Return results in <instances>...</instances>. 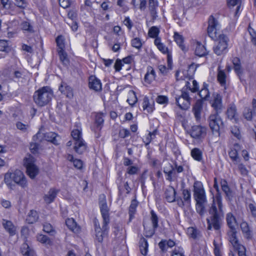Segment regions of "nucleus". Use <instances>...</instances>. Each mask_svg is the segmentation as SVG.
<instances>
[{"mask_svg":"<svg viewBox=\"0 0 256 256\" xmlns=\"http://www.w3.org/2000/svg\"><path fill=\"white\" fill-rule=\"evenodd\" d=\"M103 115L102 114H97L96 115L95 118V126L96 127L97 130H100L102 126L103 122Z\"/></svg>","mask_w":256,"mask_h":256,"instance_id":"c9c22d12","label":"nucleus"},{"mask_svg":"<svg viewBox=\"0 0 256 256\" xmlns=\"http://www.w3.org/2000/svg\"><path fill=\"white\" fill-rule=\"evenodd\" d=\"M12 180L22 188H26L28 186L26 178L20 170H16L13 172H7L5 174L4 181L10 188L12 185Z\"/></svg>","mask_w":256,"mask_h":256,"instance_id":"39448f33","label":"nucleus"},{"mask_svg":"<svg viewBox=\"0 0 256 256\" xmlns=\"http://www.w3.org/2000/svg\"><path fill=\"white\" fill-rule=\"evenodd\" d=\"M150 14L152 18V20H155L158 17L157 12L156 10V6L152 5L149 6Z\"/></svg>","mask_w":256,"mask_h":256,"instance_id":"4d7b16f0","label":"nucleus"},{"mask_svg":"<svg viewBox=\"0 0 256 256\" xmlns=\"http://www.w3.org/2000/svg\"><path fill=\"white\" fill-rule=\"evenodd\" d=\"M194 196L196 201V212L201 216L206 212L207 200L202 183L196 181L194 184Z\"/></svg>","mask_w":256,"mask_h":256,"instance_id":"7ed1b4c3","label":"nucleus"},{"mask_svg":"<svg viewBox=\"0 0 256 256\" xmlns=\"http://www.w3.org/2000/svg\"><path fill=\"white\" fill-rule=\"evenodd\" d=\"M8 48V42L5 40H0V50L2 52H5L6 51Z\"/></svg>","mask_w":256,"mask_h":256,"instance_id":"69168bd1","label":"nucleus"},{"mask_svg":"<svg viewBox=\"0 0 256 256\" xmlns=\"http://www.w3.org/2000/svg\"><path fill=\"white\" fill-rule=\"evenodd\" d=\"M190 134V136L196 139L203 138L206 135V128L202 126H192Z\"/></svg>","mask_w":256,"mask_h":256,"instance_id":"f8f14e48","label":"nucleus"},{"mask_svg":"<svg viewBox=\"0 0 256 256\" xmlns=\"http://www.w3.org/2000/svg\"><path fill=\"white\" fill-rule=\"evenodd\" d=\"M228 154L234 164H238L240 162V159L238 156V152L236 149L231 150L229 152Z\"/></svg>","mask_w":256,"mask_h":256,"instance_id":"58836bf2","label":"nucleus"},{"mask_svg":"<svg viewBox=\"0 0 256 256\" xmlns=\"http://www.w3.org/2000/svg\"><path fill=\"white\" fill-rule=\"evenodd\" d=\"M43 230L50 234L51 236H54L56 234L55 230L53 228L52 226L48 222H45L43 224Z\"/></svg>","mask_w":256,"mask_h":256,"instance_id":"c03bdc74","label":"nucleus"},{"mask_svg":"<svg viewBox=\"0 0 256 256\" xmlns=\"http://www.w3.org/2000/svg\"><path fill=\"white\" fill-rule=\"evenodd\" d=\"M219 112H214L208 117L209 126L212 132L218 134L220 129L223 126V122L218 114Z\"/></svg>","mask_w":256,"mask_h":256,"instance_id":"6e6552de","label":"nucleus"},{"mask_svg":"<svg viewBox=\"0 0 256 256\" xmlns=\"http://www.w3.org/2000/svg\"><path fill=\"white\" fill-rule=\"evenodd\" d=\"M38 218V212L32 210L28 213L26 220L28 224H33L37 221Z\"/></svg>","mask_w":256,"mask_h":256,"instance_id":"72a5a7b5","label":"nucleus"},{"mask_svg":"<svg viewBox=\"0 0 256 256\" xmlns=\"http://www.w3.org/2000/svg\"><path fill=\"white\" fill-rule=\"evenodd\" d=\"M54 94L52 88L48 86H43L36 90L34 94V102L39 106L48 104L53 98Z\"/></svg>","mask_w":256,"mask_h":256,"instance_id":"20e7f679","label":"nucleus"},{"mask_svg":"<svg viewBox=\"0 0 256 256\" xmlns=\"http://www.w3.org/2000/svg\"><path fill=\"white\" fill-rule=\"evenodd\" d=\"M58 54L60 60L64 64L68 62L66 54L64 52L63 49L60 50L58 52Z\"/></svg>","mask_w":256,"mask_h":256,"instance_id":"e2e57ef3","label":"nucleus"},{"mask_svg":"<svg viewBox=\"0 0 256 256\" xmlns=\"http://www.w3.org/2000/svg\"><path fill=\"white\" fill-rule=\"evenodd\" d=\"M159 32V30L157 27L152 26L148 31V35L151 38H156Z\"/></svg>","mask_w":256,"mask_h":256,"instance_id":"3c124183","label":"nucleus"},{"mask_svg":"<svg viewBox=\"0 0 256 256\" xmlns=\"http://www.w3.org/2000/svg\"><path fill=\"white\" fill-rule=\"evenodd\" d=\"M214 40L218 41V44L214 47L215 54L220 56L225 53L228 45V37L224 34H220L217 36V38Z\"/></svg>","mask_w":256,"mask_h":256,"instance_id":"0eeeda50","label":"nucleus"},{"mask_svg":"<svg viewBox=\"0 0 256 256\" xmlns=\"http://www.w3.org/2000/svg\"><path fill=\"white\" fill-rule=\"evenodd\" d=\"M248 31L251 37V40L252 44L256 46V32L250 26H248Z\"/></svg>","mask_w":256,"mask_h":256,"instance_id":"5fc2aeb1","label":"nucleus"},{"mask_svg":"<svg viewBox=\"0 0 256 256\" xmlns=\"http://www.w3.org/2000/svg\"><path fill=\"white\" fill-rule=\"evenodd\" d=\"M60 91L64 94L68 98H72L74 96L72 88L68 86L66 83L62 82L59 87Z\"/></svg>","mask_w":256,"mask_h":256,"instance_id":"a211bd4d","label":"nucleus"},{"mask_svg":"<svg viewBox=\"0 0 256 256\" xmlns=\"http://www.w3.org/2000/svg\"><path fill=\"white\" fill-rule=\"evenodd\" d=\"M142 106L144 110H146L148 112H151L153 111V107L150 104L148 98L145 96L143 99Z\"/></svg>","mask_w":256,"mask_h":256,"instance_id":"a19ab883","label":"nucleus"},{"mask_svg":"<svg viewBox=\"0 0 256 256\" xmlns=\"http://www.w3.org/2000/svg\"><path fill=\"white\" fill-rule=\"evenodd\" d=\"M220 28V24L216 19L211 16L208 20V33L212 39H216L217 36L220 34L218 30Z\"/></svg>","mask_w":256,"mask_h":256,"instance_id":"9d476101","label":"nucleus"},{"mask_svg":"<svg viewBox=\"0 0 256 256\" xmlns=\"http://www.w3.org/2000/svg\"><path fill=\"white\" fill-rule=\"evenodd\" d=\"M67 160L73 162L74 166L80 169L82 167V162L80 160L74 159V156L71 154H68Z\"/></svg>","mask_w":256,"mask_h":256,"instance_id":"e433bc0d","label":"nucleus"},{"mask_svg":"<svg viewBox=\"0 0 256 256\" xmlns=\"http://www.w3.org/2000/svg\"><path fill=\"white\" fill-rule=\"evenodd\" d=\"M2 224L4 229L10 236H14L16 234V228L11 221L2 220Z\"/></svg>","mask_w":256,"mask_h":256,"instance_id":"6ab92c4d","label":"nucleus"},{"mask_svg":"<svg viewBox=\"0 0 256 256\" xmlns=\"http://www.w3.org/2000/svg\"><path fill=\"white\" fill-rule=\"evenodd\" d=\"M58 190L54 188H50L48 193L44 196V199L46 204L52 202L56 196Z\"/></svg>","mask_w":256,"mask_h":256,"instance_id":"b1692460","label":"nucleus"},{"mask_svg":"<svg viewBox=\"0 0 256 256\" xmlns=\"http://www.w3.org/2000/svg\"><path fill=\"white\" fill-rule=\"evenodd\" d=\"M72 0H59L60 5L63 8H68L71 4Z\"/></svg>","mask_w":256,"mask_h":256,"instance_id":"0e129e2a","label":"nucleus"},{"mask_svg":"<svg viewBox=\"0 0 256 256\" xmlns=\"http://www.w3.org/2000/svg\"><path fill=\"white\" fill-rule=\"evenodd\" d=\"M131 44H132V46L133 47H134L138 50H140L141 48L142 44L141 40H140V38H133L132 40Z\"/></svg>","mask_w":256,"mask_h":256,"instance_id":"09e8293b","label":"nucleus"},{"mask_svg":"<svg viewBox=\"0 0 256 256\" xmlns=\"http://www.w3.org/2000/svg\"><path fill=\"white\" fill-rule=\"evenodd\" d=\"M222 188L226 196H231V192L226 181H224L222 182Z\"/></svg>","mask_w":256,"mask_h":256,"instance_id":"864d4df0","label":"nucleus"},{"mask_svg":"<svg viewBox=\"0 0 256 256\" xmlns=\"http://www.w3.org/2000/svg\"><path fill=\"white\" fill-rule=\"evenodd\" d=\"M234 68L236 73L239 75L242 72V70L240 66V59L238 58H234L232 60Z\"/></svg>","mask_w":256,"mask_h":256,"instance_id":"79ce46f5","label":"nucleus"},{"mask_svg":"<svg viewBox=\"0 0 256 256\" xmlns=\"http://www.w3.org/2000/svg\"><path fill=\"white\" fill-rule=\"evenodd\" d=\"M137 206L138 202L136 200H132L129 208L130 221L133 218Z\"/></svg>","mask_w":256,"mask_h":256,"instance_id":"4c0bfd02","label":"nucleus"},{"mask_svg":"<svg viewBox=\"0 0 256 256\" xmlns=\"http://www.w3.org/2000/svg\"><path fill=\"white\" fill-rule=\"evenodd\" d=\"M99 206L103 219L102 228H100L97 220H94V223L96 240L99 242H102L104 238L108 235L109 230L108 224L110 222V209L107 204L106 196L104 194L100 196Z\"/></svg>","mask_w":256,"mask_h":256,"instance_id":"f257e3e1","label":"nucleus"},{"mask_svg":"<svg viewBox=\"0 0 256 256\" xmlns=\"http://www.w3.org/2000/svg\"><path fill=\"white\" fill-rule=\"evenodd\" d=\"M240 228L242 231L244 236L246 239L250 240L252 238V232L250 230L248 224L246 222H242L240 224Z\"/></svg>","mask_w":256,"mask_h":256,"instance_id":"4be33fe9","label":"nucleus"},{"mask_svg":"<svg viewBox=\"0 0 256 256\" xmlns=\"http://www.w3.org/2000/svg\"><path fill=\"white\" fill-rule=\"evenodd\" d=\"M34 158L31 156L25 158L24 164L26 168L28 175L34 179L38 174V168L34 164Z\"/></svg>","mask_w":256,"mask_h":256,"instance_id":"1a4fd4ad","label":"nucleus"},{"mask_svg":"<svg viewBox=\"0 0 256 256\" xmlns=\"http://www.w3.org/2000/svg\"><path fill=\"white\" fill-rule=\"evenodd\" d=\"M231 132L238 139L240 138V133L239 128L237 126H233L231 128Z\"/></svg>","mask_w":256,"mask_h":256,"instance_id":"bf43d9fd","label":"nucleus"},{"mask_svg":"<svg viewBox=\"0 0 256 256\" xmlns=\"http://www.w3.org/2000/svg\"><path fill=\"white\" fill-rule=\"evenodd\" d=\"M212 106L215 110V112H220L222 108V96L220 94L217 93L214 94V100Z\"/></svg>","mask_w":256,"mask_h":256,"instance_id":"2eb2a0df","label":"nucleus"},{"mask_svg":"<svg viewBox=\"0 0 256 256\" xmlns=\"http://www.w3.org/2000/svg\"><path fill=\"white\" fill-rule=\"evenodd\" d=\"M20 26L21 29L24 32L32 34L34 32V27L30 23L29 20L22 22L20 24Z\"/></svg>","mask_w":256,"mask_h":256,"instance_id":"c85d7f7f","label":"nucleus"},{"mask_svg":"<svg viewBox=\"0 0 256 256\" xmlns=\"http://www.w3.org/2000/svg\"><path fill=\"white\" fill-rule=\"evenodd\" d=\"M229 241L232 244L233 246L235 248H238L240 244L238 243V238L236 237V229L230 230L228 232Z\"/></svg>","mask_w":256,"mask_h":256,"instance_id":"aec40b11","label":"nucleus"},{"mask_svg":"<svg viewBox=\"0 0 256 256\" xmlns=\"http://www.w3.org/2000/svg\"><path fill=\"white\" fill-rule=\"evenodd\" d=\"M203 104L201 100L196 102L192 108V112L196 121L198 122L201 119V114L202 110Z\"/></svg>","mask_w":256,"mask_h":256,"instance_id":"dca6fc26","label":"nucleus"},{"mask_svg":"<svg viewBox=\"0 0 256 256\" xmlns=\"http://www.w3.org/2000/svg\"><path fill=\"white\" fill-rule=\"evenodd\" d=\"M192 156L197 161L202 160V152L198 148H194L191 150Z\"/></svg>","mask_w":256,"mask_h":256,"instance_id":"ea45409f","label":"nucleus"},{"mask_svg":"<svg viewBox=\"0 0 256 256\" xmlns=\"http://www.w3.org/2000/svg\"><path fill=\"white\" fill-rule=\"evenodd\" d=\"M31 152L33 154H36L38 152L40 148L39 144L37 142H32L30 147Z\"/></svg>","mask_w":256,"mask_h":256,"instance_id":"052dcab7","label":"nucleus"},{"mask_svg":"<svg viewBox=\"0 0 256 256\" xmlns=\"http://www.w3.org/2000/svg\"><path fill=\"white\" fill-rule=\"evenodd\" d=\"M174 41L178 45L179 47L180 48V49L182 51L186 52L187 50L184 44V38L180 34L177 32H174Z\"/></svg>","mask_w":256,"mask_h":256,"instance_id":"bb28decb","label":"nucleus"},{"mask_svg":"<svg viewBox=\"0 0 256 256\" xmlns=\"http://www.w3.org/2000/svg\"><path fill=\"white\" fill-rule=\"evenodd\" d=\"M156 76V74L153 68L148 66L147 68V72L144 78V82L150 84L154 80Z\"/></svg>","mask_w":256,"mask_h":256,"instance_id":"5701e85b","label":"nucleus"},{"mask_svg":"<svg viewBox=\"0 0 256 256\" xmlns=\"http://www.w3.org/2000/svg\"><path fill=\"white\" fill-rule=\"evenodd\" d=\"M192 88H190V82H186L185 86L187 88H189V90H190L192 92H195L198 90V84L196 80H192Z\"/></svg>","mask_w":256,"mask_h":256,"instance_id":"a18cd8bd","label":"nucleus"},{"mask_svg":"<svg viewBox=\"0 0 256 256\" xmlns=\"http://www.w3.org/2000/svg\"><path fill=\"white\" fill-rule=\"evenodd\" d=\"M208 212L210 216V219H207L208 230H211L212 226L216 230H219L220 222L224 216V206L220 196H216L213 200Z\"/></svg>","mask_w":256,"mask_h":256,"instance_id":"f03ea898","label":"nucleus"},{"mask_svg":"<svg viewBox=\"0 0 256 256\" xmlns=\"http://www.w3.org/2000/svg\"><path fill=\"white\" fill-rule=\"evenodd\" d=\"M124 66V64L122 63L121 60H117L115 62L114 67L116 71L119 72L122 66Z\"/></svg>","mask_w":256,"mask_h":256,"instance_id":"774afa93","label":"nucleus"},{"mask_svg":"<svg viewBox=\"0 0 256 256\" xmlns=\"http://www.w3.org/2000/svg\"><path fill=\"white\" fill-rule=\"evenodd\" d=\"M156 134V130H155L152 132H149L148 135L143 139L144 142L146 145H148L152 141V139L154 138Z\"/></svg>","mask_w":256,"mask_h":256,"instance_id":"49530a36","label":"nucleus"},{"mask_svg":"<svg viewBox=\"0 0 256 256\" xmlns=\"http://www.w3.org/2000/svg\"><path fill=\"white\" fill-rule=\"evenodd\" d=\"M56 42L59 48L63 49L64 47V38L62 36H59L56 38Z\"/></svg>","mask_w":256,"mask_h":256,"instance_id":"680f3d73","label":"nucleus"},{"mask_svg":"<svg viewBox=\"0 0 256 256\" xmlns=\"http://www.w3.org/2000/svg\"><path fill=\"white\" fill-rule=\"evenodd\" d=\"M37 240L46 246H52V241L46 236L38 234L36 236Z\"/></svg>","mask_w":256,"mask_h":256,"instance_id":"473e14b6","label":"nucleus"},{"mask_svg":"<svg viewBox=\"0 0 256 256\" xmlns=\"http://www.w3.org/2000/svg\"><path fill=\"white\" fill-rule=\"evenodd\" d=\"M139 246L142 254L146 256L148 250V243L147 240L143 237L140 240Z\"/></svg>","mask_w":256,"mask_h":256,"instance_id":"7c9ffc66","label":"nucleus"},{"mask_svg":"<svg viewBox=\"0 0 256 256\" xmlns=\"http://www.w3.org/2000/svg\"><path fill=\"white\" fill-rule=\"evenodd\" d=\"M138 100L136 93L133 90H130L128 92V98L127 99L128 102L130 105H134Z\"/></svg>","mask_w":256,"mask_h":256,"instance_id":"37998d69","label":"nucleus"},{"mask_svg":"<svg viewBox=\"0 0 256 256\" xmlns=\"http://www.w3.org/2000/svg\"><path fill=\"white\" fill-rule=\"evenodd\" d=\"M226 76L224 72L218 66V70L217 80L221 86L226 88Z\"/></svg>","mask_w":256,"mask_h":256,"instance_id":"cd10ccee","label":"nucleus"},{"mask_svg":"<svg viewBox=\"0 0 256 256\" xmlns=\"http://www.w3.org/2000/svg\"><path fill=\"white\" fill-rule=\"evenodd\" d=\"M150 214H151V220H152V224L153 228H156L158 226V216H157L156 214V213L153 210H152L150 212Z\"/></svg>","mask_w":256,"mask_h":256,"instance_id":"8fccbe9b","label":"nucleus"},{"mask_svg":"<svg viewBox=\"0 0 256 256\" xmlns=\"http://www.w3.org/2000/svg\"><path fill=\"white\" fill-rule=\"evenodd\" d=\"M172 256H184L183 250L181 248H174L172 252Z\"/></svg>","mask_w":256,"mask_h":256,"instance_id":"338daca9","label":"nucleus"},{"mask_svg":"<svg viewBox=\"0 0 256 256\" xmlns=\"http://www.w3.org/2000/svg\"><path fill=\"white\" fill-rule=\"evenodd\" d=\"M226 220L230 230L236 229L238 226L236 220L235 216L231 212L226 214Z\"/></svg>","mask_w":256,"mask_h":256,"instance_id":"393cba45","label":"nucleus"},{"mask_svg":"<svg viewBox=\"0 0 256 256\" xmlns=\"http://www.w3.org/2000/svg\"><path fill=\"white\" fill-rule=\"evenodd\" d=\"M176 100L177 105L182 110H186L190 106L191 98L188 92L182 90L181 95Z\"/></svg>","mask_w":256,"mask_h":256,"instance_id":"9b49d317","label":"nucleus"},{"mask_svg":"<svg viewBox=\"0 0 256 256\" xmlns=\"http://www.w3.org/2000/svg\"><path fill=\"white\" fill-rule=\"evenodd\" d=\"M199 96L202 100H208L210 98V92L208 89V84L206 83L203 84L202 88L199 92Z\"/></svg>","mask_w":256,"mask_h":256,"instance_id":"2f4dec72","label":"nucleus"},{"mask_svg":"<svg viewBox=\"0 0 256 256\" xmlns=\"http://www.w3.org/2000/svg\"><path fill=\"white\" fill-rule=\"evenodd\" d=\"M156 102L160 104H167L168 99L166 96L160 95L156 98Z\"/></svg>","mask_w":256,"mask_h":256,"instance_id":"6e6d98bb","label":"nucleus"},{"mask_svg":"<svg viewBox=\"0 0 256 256\" xmlns=\"http://www.w3.org/2000/svg\"><path fill=\"white\" fill-rule=\"evenodd\" d=\"M71 135L74 141V148L78 154H82L86 148V143L82 137V132L78 129L74 130Z\"/></svg>","mask_w":256,"mask_h":256,"instance_id":"423d86ee","label":"nucleus"},{"mask_svg":"<svg viewBox=\"0 0 256 256\" xmlns=\"http://www.w3.org/2000/svg\"><path fill=\"white\" fill-rule=\"evenodd\" d=\"M66 224L68 228L74 233H78L80 227L78 226L73 218H68L66 220Z\"/></svg>","mask_w":256,"mask_h":256,"instance_id":"a878e982","label":"nucleus"},{"mask_svg":"<svg viewBox=\"0 0 256 256\" xmlns=\"http://www.w3.org/2000/svg\"><path fill=\"white\" fill-rule=\"evenodd\" d=\"M44 138L46 140L50 142L55 145H58L59 144V141L60 139L58 135L51 132L45 134Z\"/></svg>","mask_w":256,"mask_h":256,"instance_id":"412c9836","label":"nucleus"},{"mask_svg":"<svg viewBox=\"0 0 256 256\" xmlns=\"http://www.w3.org/2000/svg\"><path fill=\"white\" fill-rule=\"evenodd\" d=\"M183 198L185 202L190 203V192L188 190H184L182 191Z\"/></svg>","mask_w":256,"mask_h":256,"instance_id":"603ef678","label":"nucleus"},{"mask_svg":"<svg viewBox=\"0 0 256 256\" xmlns=\"http://www.w3.org/2000/svg\"><path fill=\"white\" fill-rule=\"evenodd\" d=\"M192 44L194 48L196 55L202 57L205 56L208 54L205 47L200 42L196 40H193Z\"/></svg>","mask_w":256,"mask_h":256,"instance_id":"4468645a","label":"nucleus"},{"mask_svg":"<svg viewBox=\"0 0 256 256\" xmlns=\"http://www.w3.org/2000/svg\"><path fill=\"white\" fill-rule=\"evenodd\" d=\"M243 116L246 120H251L252 118V116L254 115L252 110L249 108H246L244 110Z\"/></svg>","mask_w":256,"mask_h":256,"instance_id":"de8ad7c7","label":"nucleus"},{"mask_svg":"<svg viewBox=\"0 0 256 256\" xmlns=\"http://www.w3.org/2000/svg\"><path fill=\"white\" fill-rule=\"evenodd\" d=\"M165 198L168 202H171L175 200L176 191L172 187H170L165 192Z\"/></svg>","mask_w":256,"mask_h":256,"instance_id":"c756f323","label":"nucleus"},{"mask_svg":"<svg viewBox=\"0 0 256 256\" xmlns=\"http://www.w3.org/2000/svg\"><path fill=\"white\" fill-rule=\"evenodd\" d=\"M138 171V168L137 166H130L127 168L126 172L128 174L133 175L136 174Z\"/></svg>","mask_w":256,"mask_h":256,"instance_id":"13d9d810","label":"nucleus"},{"mask_svg":"<svg viewBox=\"0 0 256 256\" xmlns=\"http://www.w3.org/2000/svg\"><path fill=\"white\" fill-rule=\"evenodd\" d=\"M226 116L228 119L230 120H234L236 122L238 120V112L237 108L234 104H230L226 110Z\"/></svg>","mask_w":256,"mask_h":256,"instance_id":"f3484780","label":"nucleus"},{"mask_svg":"<svg viewBox=\"0 0 256 256\" xmlns=\"http://www.w3.org/2000/svg\"><path fill=\"white\" fill-rule=\"evenodd\" d=\"M21 250L22 253L24 256H34V251L30 248L27 244H24Z\"/></svg>","mask_w":256,"mask_h":256,"instance_id":"f704fd0d","label":"nucleus"},{"mask_svg":"<svg viewBox=\"0 0 256 256\" xmlns=\"http://www.w3.org/2000/svg\"><path fill=\"white\" fill-rule=\"evenodd\" d=\"M88 86L90 89L95 92H100L102 90L100 80L94 76H91L88 79Z\"/></svg>","mask_w":256,"mask_h":256,"instance_id":"ddd939ff","label":"nucleus"}]
</instances>
